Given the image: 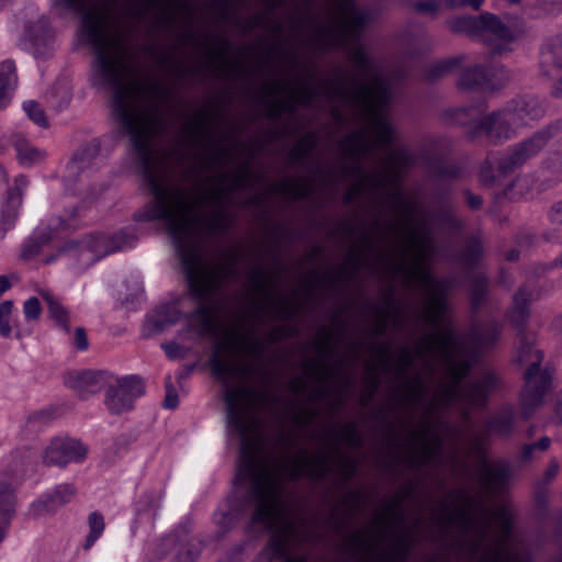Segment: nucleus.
<instances>
[{"instance_id": "1", "label": "nucleus", "mask_w": 562, "mask_h": 562, "mask_svg": "<svg viewBox=\"0 0 562 562\" xmlns=\"http://www.w3.org/2000/svg\"><path fill=\"white\" fill-rule=\"evenodd\" d=\"M53 7L60 14L89 8L82 27L98 49L97 76L120 90L115 108L123 124L131 133L147 137L151 133L150 117L137 105L143 91L132 74L126 45L113 29L108 10L92 5L91 0H53Z\"/></svg>"}, {"instance_id": "2", "label": "nucleus", "mask_w": 562, "mask_h": 562, "mask_svg": "<svg viewBox=\"0 0 562 562\" xmlns=\"http://www.w3.org/2000/svg\"><path fill=\"white\" fill-rule=\"evenodd\" d=\"M154 204L147 210L148 221H165L175 241L191 244L202 233L214 228V216L209 215L213 201L195 189H184L178 183L153 182Z\"/></svg>"}, {"instance_id": "3", "label": "nucleus", "mask_w": 562, "mask_h": 562, "mask_svg": "<svg viewBox=\"0 0 562 562\" xmlns=\"http://www.w3.org/2000/svg\"><path fill=\"white\" fill-rule=\"evenodd\" d=\"M240 472L250 476L263 492L259 502L255 520L262 522L271 530H285L289 527L288 514L279 496L278 482L274 474H271L260 464L257 459H251L240 468Z\"/></svg>"}, {"instance_id": "4", "label": "nucleus", "mask_w": 562, "mask_h": 562, "mask_svg": "<svg viewBox=\"0 0 562 562\" xmlns=\"http://www.w3.org/2000/svg\"><path fill=\"white\" fill-rule=\"evenodd\" d=\"M227 424L244 441L257 439L259 423L257 419L258 396L245 387L229 389L226 392Z\"/></svg>"}, {"instance_id": "5", "label": "nucleus", "mask_w": 562, "mask_h": 562, "mask_svg": "<svg viewBox=\"0 0 562 562\" xmlns=\"http://www.w3.org/2000/svg\"><path fill=\"white\" fill-rule=\"evenodd\" d=\"M386 100V91L381 80L373 79L359 91V102L370 117V136L378 146H387L393 136V130L381 108Z\"/></svg>"}, {"instance_id": "6", "label": "nucleus", "mask_w": 562, "mask_h": 562, "mask_svg": "<svg viewBox=\"0 0 562 562\" xmlns=\"http://www.w3.org/2000/svg\"><path fill=\"white\" fill-rule=\"evenodd\" d=\"M449 26L454 32L465 33L486 42L497 50L506 49L514 40L513 33L490 13L482 14L476 19L457 18L449 22Z\"/></svg>"}, {"instance_id": "7", "label": "nucleus", "mask_w": 562, "mask_h": 562, "mask_svg": "<svg viewBox=\"0 0 562 562\" xmlns=\"http://www.w3.org/2000/svg\"><path fill=\"white\" fill-rule=\"evenodd\" d=\"M429 247L424 237L414 226H408L405 233L403 261L408 279L429 290H434L436 281L428 267Z\"/></svg>"}, {"instance_id": "8", "label": "nucleus", "mask_w": 562, "mask_h": 562, "mask_svg": "<svg viewBox=\"0 0 562 562\" xmlns=\"http://www.w3.org/2000/svg\"><path fill=\"white\" fill-rule=\"evenodd\" d=\"M429 348L445 362L453 381L465 373L468 364L464 362L463 349L450 327L446 325L440 327L430 338Z\"/></svg>"}, {"instance_id": "9", "label": "nucleus", "mask_w": 562, "mask_h": 562, "mask_svg": "<svg viewBox=\"0 0 562 562\" xmlns=\"http://www.w3.org/2000/svg\"><path fill=\"white\" fill-rule=\"evenodd\" d=\"M88 454V448L78 439L67 436L50 440L44 450V461L47 464L65 467L69 463L82 462Z\"/></svg>"}, {"instance_id": "10", "label": "nucleus", "mask_w": 562, "mask_h": 562, "mask_svg": "<svg viewBox=\"0 0 562 562\" xmlns=\"http://www.w3.org/2000/svg\"><path fill=\"white\" fill-rule=\"evenodd\" d=\"M144 392L142 380L128 376L117 380L115 385L109 387L105 405L113 414L124 413L133 407L135 398Z\"/></svg>"}, {"instance_id": "11", "label": "nucleus", "mask_w": 562, "mask_h": 562, "mask_svg": "<svg viewBox=\"0 0 562 562\" xmlns=\"http://www.w3.org/2000/svg\"><path fill=\"white\" fill-rule=\"evenodd\" d=\"M19 481L16 469L7 463H0V543L7 536L14 514V486Z\"/></svg>"}, {"instance_id": "12", "label": "nucleus", "mask_w": 562, "mask_h": 562, "mask_svg": "<svg viewBox=\"0 0 562 562\" xmlns=\"http://www.w3.org/2000/svg\"><path fill=\"white\" fill-rule=\"evenodd\" d=\"M529 356L533 359L526 373V389L522 393V405L533 407L542 403L549 383L544 374L540 373V353L536 349H529Z\"/></svg>"}, {"instance_id": "13", "label": "nucleus", "mask_w": 562, "mask_h": 562, "mask_svg": "<svg viewBox=\"0 0 562 562\" xmlns=\"http://www.w3.org/2000/svg\"><path fill=\"white\" fill-rule=\"evenodd\" d=\"M75 493L76 490L70 484L58 485L32 503L31 514L35 517L50 515L69 503Z\"/></svg>"}, {"instance_id": "14", "label": "nucleus", "mask_w": 562, "mask_h": 562, "mask_svg": "<svg viewBox=\"0 0 562 562\" xmlns=\"http://www.w3.org/2000/svg\"><path fill=\"white\" fill-rule=\"evenodd\" d=\"M213 372L223 380L232 379L239 382L244 376V371L238 364L236 346L228 342L227 346L217 349L211 361Z\"/></svg>"}, {"instance_id": "15", "label": "nucleus", "mask_w": 562, "mask_h": 562, "mask_svg": "<svg viewBox=\"0 0 562 562\" xmlns=\"http://www.w3.org/2000/svg\"><path fill=\"white\" fill-rule=\"evenodd\" d=\"M26 187L27 180L24 177L15 178L13 186L9 190L8 198L1 207L0 236L14 225L22 203V193Z\"/></svg>"}, {"instance_id": "16", "label": "nucleus", "mask_w": 562, "mask_h": 562, "mask_svg": "<svg viewBox=\"0 0 562 562\" xmlns=\"http://www.w3.org/2000/svg\"><path fill=\"white\" fill-rule=\"evenodd\" d=\"M337 1V27L342 37L355 35L358 26L363 22L361 11L352 0Z\"/></svg>"}, {"instance_id": "17", "label": "nucleus", "mask_w": 562, "mask_h": 562, "mask_svg": "<svg viewBox=\"0 0 562 562\" xmlns=\"http://www.w3.org/2000/svg\"><path fill=\"white\" fill-rule=\"evenodd\" d=\"M540 112L541 111L536 106L530 108L528 103L524 102L520 106L515 108L513 111H507L492 117V123L488 128L491 131L496 130L497 134H501V130L504 128V125L527 124L529 120L537 119L540 115Z\"/></svg>"}, {"instance_id": "18", "label": "nucleus", "mask_w": 562, "mask_h": 562, "mask_svg": "<svg viewBox=\"0 0 562 562\" xmlns=\"http://www.w3.org/2000/svg\"><path fill=\"white\" fill-rule=\"evenodd\" d=\"M13 146L16 154L19 164L23 167H33L43 162L46 158V151L23 136H16L13 140Z\"/></svg>"}, {"instance_id": "19", "label": "nucleus", "mask_w": 562, "mask_h": 562, "mask_svg": "<svg viewBox=\"0 0 562 562\" xmlns=\"http://www.w3.org/2000/svg\"><path fill=\"white\" fill-rule=\"evenodd\" d=\"M63 251L70 258H78L83 263H90L102 252L101 240L89 237L81 241H72L67 244Z\"/></svg>"}, {"instance_id": "20", "label": "nucleus", "mask_w": 562, "mask_h": 562, "mask_svg": "<svg viewBox=\"0 0 562 562\" xmlns=\"http://www.w3.org/2000/svg\"><path fill=\"white\" fill-rule=\"evenodd\" d=\"M183 262L191 286L210 288L209 268L196 252H193L190 258L183 256Z\"/></svg>"}, {"instance_id": "21", "label": "nucleus", "mask_w": 562, "mask_h": 562, "mask_svg": "<svg viewBox=\"0 0 562 562\" xmlns=\"http://www.w3.org/2000/svg\"><path fill=\"white\" fill-rule=\"evenodd\" d=\"M178 316L179 312L175 305L160 307L147 317L144 324V331L146 335L158 334L177 322Z\"/></svg>"}, {"instance_id": "22", "label": "nucleus", "mask_w": 562, "mask_h": 562, "mask_svg": "<svg viewBox=\"0 0 562 562\" xmlns=\"http://www.w3.org/2000/svg\"><path fill=\"white\" fill-rule=\"evenodd\" d=\"M16 85L15 64L11 59L0 64V108L5 106Z\"/></svg>"}, {"instance_id": "23", "label": "nucleus", "mask_w": 562, "mask_h": 562, "mask_svg": "<svg viewBox=\"0 0 562 562\" xmlns=\"http://www.w3.org/2000/svg\"><path fill=\"white\" fill-rule=\"evenodd\" d=\"M67 384L80 395L97 391V374L90 371L70 373Z\"/></svg>"}, {"instance_id": "24", "label": "nucleus", "mask_w": 562, "mask_h": 562, "mask_svg": "<svg viewBox=\"0 0 562 562\" xmlns=\"http://www.w3.org/2000/svg\"><path fill=\"white\" fill-rule=\"evenodd\" d=\"M89 532L85 540L83 548L90 549L104 531V519L98 513H92L88 518Z\"/></svg>"}, {"instance_id": "25", "label": "nucleus", "mask_w": 562, "mask_h": 562, "mask_svg": "<svg viewBox=\"0 0 562 562\" xmlns=\"http://www.w3.org/2000/svg\"><path fill=\"white\" fill-rule=\"evenodd\" d=\"M13 313V303L4 301L0 303V336L8 338L12 335L13 328L11 326Z\"/></svg>"}, {"instance_id": "26", "label": "nucleus", "mask_w": 562, "mask_h": 562, "mask_svg": "<svg viewBox=\"0 0 562 562\" xmlns=\"http://www.w3.org/2000/svg\"><path fill=\"white\" fill-rule=\"evenodd\" d=\"M23 109L26 115L38 126L45 127L47 125L46 116L43 109L34 101H26L23 103Z\"/></svg>"}, {"instance_id": "27", "label": "nucleus", "mask_w": 562, "mask_h": 562, "mask_svg": "<svg viewBox=\"0 0 562 562\" xmlns=\"http://www.w3.org/2000/svg\"><path fill=\"white\" fill-rule=\"evenodd\" d=\"M49 306L50 316L61 326L66 327L68 322L67 311L55 300L46 299Z\"/></svg>"}, {"instance_id": "28", "label": "nucleus", "mask_w": 562, "mask_h": 562, "mask_svg": "<svg viewBox=\"0 0 562 562\" xmlns=\"http://www.w3.org/2000/svg\"><path fill=\"white\" fill-rule=\"evenodd\" d=\"M42 312L41 304L36 297H30L23 305L24 317L27 322L37 321Z\"/></svg>"}, {"instance_id": "29", "label": "nucleus", "mask_w": 562, "mask_h": 562, "mask_svg": "<svg viewBox=\"0 0 562 562\" xmlns=\"http://www.w3.org/2000/svg\"><path fill=\"white\" fill-rule=\"evenodd\" d=\"M492 525L499 529L502 537H506L510 526L508 513L505 509H497L493 517Z\"/></svg>"}, {"instance_id": "30", "label": "nucleus", "mask_w": 562, "mask_h": 562, "mask_svg": "<svg viewBox=\"0 0 562 562\" xmlns=\"http://www.w3.org/2000/svg\"><path fill=\"white\" fill-rule=\"evenodd\" d=\"M492 562H519L512 553L508 552L506 547L497 549L493 557Z\"/></svg>"}, {"instance_id": "31", "label": "nucleus", "mask_w": 562, "mask_h": 562, "mask_svg": "<svg viewBox=\"0 0 562 562\" xmlns=\"http://www.w3.org/2000/svg\"><path fill=\"white\" fill-rule=\"evenodd\" d=\"M483 2H484V0H450L447 3V5L451 7V8H454L457 5H461V7L468 5L474 10H477L483 4Z\"/></svg>"}, {"instance_id": "32", "label": "nucleus", "mask_w": 562, "mask_h": 562, "mask_svg": "<svg viewBox=\"0 0 562 562\" xmlns=\"http://www.w3.org/2000/svg\"><path fill=\"white\" fill-rule=\"evenodd\" d=\"M74 342H75L76 347L80 350H83L88 347L87 335L82 328L76 329Z\"/></svg>"}, {"instance_id": "33", "label": "nucleus", "mask_w": 562, "mask_h": 562, "mask_svg": "<svg viewBox=\"0 0 562 562\" xmlns=\"http://www.w3.org/2000/svg\"><path fill=\"white\" fill-rule=\"evenodd\" d=\"M164 350L169 358H179L183 355V348L173 342L165 345Z\"/></svg>"}, {"instance_id": "34", "label": "nucleus", "mask_w": 562, "mask_h": 562, "mask_svg": "<svg viewBox=\"0 0 562 562\" xmlns=\"http://www.w3.org/2000/svg\"><path fill=\"white\" fill-rule=\"evenodd\" d=\"M11 286L9 279L4 276H0V295L8 291Z\"/></svg>"}, {"instance_id": "35", "label": "nucleus", "mask_w": 562, "mask_h": 562, "mask_svg": "<svg viewBox=\"0 0 562 562\" xmlns=\"http://www.w3.org/2000/svg\"><path fill=\"white\" fill-rule=\"evenodd\" d=\"M165 405H166V407H168V408H173V407H176V405H177V398H176V396H171L170 394H168V396H167V398H166V401H165Z\"/></svg>"}, {"instance_id": "36", "label": "nucleus", "mask_w": 562, "mask_h": 562, "mask_svg": "<svg viewBox=\"0 0 562 562\" xmlns=\"http://www.w3.org/2000/svg\"><path fill=\"white\" fill-rule=\"evenodd\" d=\"M7 182V173L4 169L0 166V188Z\"/></svg>"}, {"instance_id": "37", "label": "nucleus", "mask_w": 562, "mask_h": 562, "mask_svg": "<svg viewBox=\"0 0 562 562\" xmlns=\"http://www.w3.org/2000/svg\"><path fill=\"white\" fill-rule=\"evenodd\" d=\"M539 446L541 449H546L549 446V440L548 439L540 440Z\"/></svg>"}, {"instance_id": "38", "label": "nucleus", "mask_w": 562, "mask_h": 562, "mask_svg": "<svg viewBox=\"0 0 562 562\" xmlns=\"http://www.w3.org/2000/svg\"><path fill=\"white\" fill-rule=\"evenodd\" d=\"M434 308L437 310L438 312L441 308V302L439 300H436L434 302Z\"/></svg>"}, {"instance_id": "39", "label": "nucleus", "mask_w": 562, "mask_h": 562, "mask_svg": "<svg viewBox=\"0 0 562 562\" xmlns=\"http://www.w3.org/2000/svg\"><path fill=\"white\" fill-rule=\"evenodd\" d=\"M471 205L473 207H476V206L481 205V200L480 199H474L473 201H471Z\"/></svg>"}, {"instance_id": "40", "label": "nucleus", "mask_w": 562, "mask_h": 562, "mask_svg": "<svg viewBox=\"0 0 562 562\" xmlns=\"http://www.w3.org/2000/svg\"><path fill=\"white\" fill-rule=\"evenodd\" d=\"M23 335H24V331L22 329L18 328L15 331V337L21 338Z\"/></svg>"}, {"instance_id": "41", "label": "nucleus", "mask_w": 562, "mask_h": 562, "mask_svg": "<svg viewBox=\"0 0 562 562\" xmlns=\"http://www.w3.org/2000/svg\"><path fill=\"white\" fill-rule=\"evenodd\" d=\"M557 93H562V82H560L555 88Z\"/></svg>"}, {"instance_id": "42", "label": "nucleus", "mask_w": 562, "mask_h": 562, "mask_svg": "<svg viewBox=\"0 0 562 562\" xmlns=\"http://www.w3.org/2000/svg\"><path fill=\"white\" fill-rule=\"evenodd\" d=\"M526 151H527V154L529 155V154L535 153V149H530V150H529V149H526Z\"/></svg>"}, {"instance_id": "43", "label": "nucleus", "mask_w": 562, "mask_h": 562, "mask_svg": "<svg viewBox=\"0 0 562 562\" xmlns=\"http://www.w3.org/2000/svg\"><path fill=\"white\" fill-rule=\"evenodd\" d=\"M430 317H431L432 322H436L435 315H430Z\"/></svg>"}]
</instances>
